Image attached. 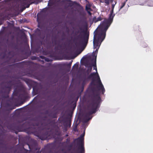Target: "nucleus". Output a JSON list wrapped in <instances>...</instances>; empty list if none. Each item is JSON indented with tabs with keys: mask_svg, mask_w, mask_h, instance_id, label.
Segmentation results:
<instances>
[{
	"mask_svg": "<svg viewBox=\"0 0 153 153\" xmlns=\"http://www.w3.org/2000/svg\"><path fill=\"white\" fill-rule=\"evenodd\" d=\"M38 61L41 62L42 64H44V62L43 60H41L40 59H39V60H38Z\"/></svg>",
	"mask_w": 153,
	"mask_h": 153,
	"instance_id": "obj_37",
	"label": "nucleus"
},
{
	"mask_svg": "<svg viewBox=\"0 0 153 153\" xmlns=\"http://www.w3.org/2000/svg\"><path fill=\"white\" fill-rule=\"evenodd\" d=\"M103 19V18L101 16H99L97 18L96 17H94L93 18V21L94 22L96 23L99 21H100Z\"/></svg>",
	"mask_w": 153,
	"mask_h": 153,
	"instance_id": "obj_15",
	"label": "nucleus"
},
{
	"mask_svg": "<svg viewBox=\"0 0 153 153\" xmlns=\"http://www.w3.org/2000/svg\"><path fill=\"white\" fill-rule=\"evenodd\" d=\"M39 57L42 59H45V61L47 62H49L52 61V60L50 59L49 58H46L44 56H40Z\"/></svg>",
	"mask_w": 153,
	"mask_h": 153,
	"instance_id": "obj_18",
	"label": "nucleus"
},
{
	"mask_svg": "<svg viewBox=\"0 0 153 153\" xmlns=\"http://www.w3.org/2000/svg\"><path fill=\"white\" fill-rule=\"evenodd\" d=\"M88 13L90 15H91V12H90V11H88Z\"/></svg>",
	"mask_w": 153,
	"mask_h": 153,
	"instance_id": "obj_39",
	"label": "nucleus"
},
{
	"mask_svg": "<svg viewBox=\"0 0 153 153\" xmlns=\"http://www.w3.org/2000/svg\"><path fill=\"white\" fill-rule=\"evenodd\" d=\"M16 96H17L18 95V94H17V93H15V94Z\"/></svg>",
	"mask_w": 153,
	"mask_h": 153,
	"instance_id": "obj_46",
	"label": "nucleus"
},
{
	"mask_svg": "<svg viewBox=\"0 0 153 153\" xmlns=\"http://www.w3.org/2000/svg\"><path fill=\"white\" fill-rule=\"evenodd\" d=\"M32 141L33 143V145H30L29 144L27 143V145L28 146L30 149H33V146L34 147H36V146L37 145V141L36 140H32Z\"/></svg>",
	"mask_w": 153,
	"mask_h": 153,
	"instance_id": "obj_11",
	"label": "nucleus"
},
{
	"mask_svg": "<svg viewBox=\"0 0 153 153\" xmlns=\"http://www.w3.org/2000/svg\"><path fill=\"white\" fill-rule=\"evenodd\" d=\"M77 30L74 33L75 39L79 41V43L87 45L89 39V33L84 31L82 27Z\"/></svg>",
	"mask_w": 153,
	"mask_h": 153,
	"instance_id": "obj_3",
	"label": "nucleus"
},
{
	"mask_svg": "<svg viewBox=\"0 0 153 153\" xmlns=\"http://www.w3.org/2000/svg\"><path fill=\"white\" fill-rule=\"evenodd\" d=\"M19 97L21 98H23L24 102H25V100L29 98V96L25 93L19 95Z\"/></svg>",
	"mask_w": 153,
	"mask_h": 153,
	"instance_id": "obj_13",
	"label": "nucleus"
},
{
	"mask_svg": "<svg viewBox=\"0 0 153 153\" xmlns=\"http://www.w3.org/2000/svg\"><path fill=\"white\" fill-rule=\"evenodd\" d=\"M52 145V143L48 144L46 146H45V149L46 150H49L51 151L52 149L51 146Z\"/></svg>",
	"mask_w": 153,
	"mask_h": 153,
	"instance_id": "obj_17",
	"label": "nucleus"
},
{
	"mask_svg": "<svg viewBox=\"0 0 153 153\" xmlns=\"http://www.w3.org/2000/svg\"><path fill=\"white\" fill-rule=\"evenodd\" d=\"M31 59L32 60H39V57L35 56H32L31 57Z\"/></svg>",
	"mask_w": 153,
	"mask_h": 153,
	"instance_id": "obj_22",
	"label": "nucleus"
},
{
	"mask_svg": "<svg viewBox=\"0 0 153 153\" xmlns=\"http://www.w3.org/2000/svg\"><path fill=\"white\" fill-rule=\"evenodd\" d=\"M53 5V4L52 3H50V6H52Z\"/></svg>",
	"mask_w": 153,
	"mask_h": 153,
	"instance_id": "obj_41",
	"label": "nucleus"
},
{
	"mask_svg": "<svg viewBox=\"0 0 153 153\" xmlns=\"http://www.w3.org/2000/svg\"><path fill=\"white\" fill-rule=\"evenodd\" d=\"M95 88L92 89V93L91 95V103L88 106V108L84 114V121L88 122L91 119L92 117H89L90 115L95 113L100 106V103L101 101L100 94L98 91L94 92Z\"/></svg>",
	"mask_w": 153,
	"mask_h": 153,
	"instance_id": "obj_1",
	"label": "nucleus"
},
{
	"mask_svg": "<svg viewBox=\"0 0 153 153\" xmlns=\"http://www.w3.org/2000/svg\"><path fill=\"white\" fill-rule=\"evenodd\" d=\"M31 129V128H30L27 129V133L29 134H30L31 133H33V131H30V130Z\"/></svg>",
	"mask_w": 153,
	"mask_h": 153,
	"instance_id": "obj_27",
	"label": "nucleus"
},
{
	"mask_svg": "<svg viewBox=\"0 0 153 153\" xmlns=\"http://www.w3.org/2000/svg\"><path fill=\"white\" fill-rule=\"evenodd\" d=\"M46 114L48 115V116L53 118H56L57 117V115L56 113L52 114V112H50L48 110L46 111L45 112Z\"/></svg>",
	"mask_w": 153,
	"mask_h": 153,
	"instance_id": "obj_10",
	"label": "nucleus"
},
{
	"mask_svg": "<svg viewBox=\"0 0 153 153\" xmlns=\"http://www.w3.org/2000/svg\"><path fill=\"white\" fill-rule=\"evenodd\" d=\"M146 3L148 6L150 7L153 6V1L146 0Z\"/></svg>",
	"mask_w": 153,
	"mask_h": 153,
	"instance_id": "obj_16",
	"label": "nucleus"
},
{
	"mask_svg": "<svg viewBox=\"0 0 153 153\" xmlns=\"http://www.w3.org/2000/svg\"><path fill=\"white\" fill-rule=\"evenodd\" d=\"M115 5V4H112V9L111 11H113H113H114V7Z\"/></svg>",
	"mask_w": 153,
	"mask_h": 153,
	"instance_id": "obj_32",
	"label": "nucleus"
},
{
	"mask_svg": "<svg viewBox=\"0 0 153 153\" xmlns=\"http://www.w3.org/2000/svg\"><path fill=\"white\" fill-rule=\"evenodd\" d=\"M28 75L29 76H31L32 75V74H28Z\"/></svg>",
	"mask_w": 153,
	"mask_h": 153,
	"instance_id": "obj_42",
	"label": "nucleus"
},
{
	"mask_svg": "<svg viewBox=\"0 0 153 153\" xmlns=\"http://www.w3.org/2000/svg\"><path fill=\"white\" fill-rule=\"evenodd\" d=\"M38 27H39V25H38Z\"/></svg>",
	"mask_w": 153,
	"mask_h": 153,
	"instance_id": "obj_49",
	"label": "nucleus"
},
{
	"mask_svg": "<svg viewBox=\"0 0 153 153\" xmlns=\"http://www.w3.org/2000/svg\"><path fill=\"white\" fill-rule=\"evenodd\" d=\"M42 130H44L45 131H48V132H50V131H51V137H52V136H53V134H52V131H49V130H48V131L47 130H45V129H42Z\"/></svg>",
	"mask_w": 153,
	"mask_h": 153,
	"instance_id": "obj_35",
	"label": "nucleus"
},
{
	"mask_svg": "<svg viewBox=\"0 0 153 153\" xmlns=\"http://www.w3.org/2000/svg\"><path fill=\"white\" fill-rule=\"evenodd\" d=\"M90 9H91V8L90 7H88L87 6L86 7V9L87 10H90Z\"/></svg>",
	"mask_w": 153,
	"mask_h": 153,
	"instance_id": "obj_38",
	"label": "nucleus"
},
{
	"mask_svg": "<svg viewBox=\"0 0 153 153\" xmlns=\"http://www.w3.org/2000/svg\"><path fill=\"white\" fill-rule=\"evenodd\" d=\"M113 11H111L109 18L108 19L111 22H112L114 17L115 16V14H113Z\"/></svg>",
	"mask_w": 153,
	"mask_h": 153,
	"instance_id": "obj_12",
	"label": "nucleus"
},
{
	"mask_svg": "<svg viewBox=\"0 0 153 153\" xmlns=\"http://www.w3.org/2000/svg\"><path fill=\"white\" fill-rule=\"evenodd\" d=\"M83 87H82V92L83 91Z\"/></svg>",
	"mask_w": 153,
	"mask_h": 153,
	"instance_id": "obj_47",
	"label": "nucleus"
},
{
	"mask_svg": "<svg viewBox=\"0 0 153 153\" xmlns=\"http://www.w3.org/2000/svg\"><path fill=\"white\" fill-rule=\"evenodd\" d=\"M70 142V139L69 138H67L66 140V141L64 142L63 143H66L67 144H69Z\"/></svg>",
	"mask_w": 153,
	"mask_h": 153,
	"instance_id": "obj_26",
	"label": "nucleus"
},
{
	"mask_svg": "<svg viewBox=\"0 0 153 153\" xmlns=\"http://www.w3.org/2000/svg\"><path fill=\"white\" fill-rule=\"evenodd\" d=\"M72 61H71V62H70L68 64H67V65L68 67H71V64H72Z\"/></svg>",
	"mask_w": 153,
	"mask_h": 153,
	"instance_id": "obj_33",
	"label": "nucleus"
},
{
	"mask_svg": "<svg viewBox=\"0 0 153 153\" xmlns=\"http://www.w3.org/2000/svg\"><path fill=\"white\" fill-rule=\"evenodd\" d=\"M102 37L97 36L95 33L94 35L93 42L94 48V49H96L94 53L95 58V56H97L98 50L100 47V44L103 41H102Z\"/></svg>",
	"mask_w": 153,
	"mask_h": 153,
	"instance_id": "obj_6",
	"label": "nucleus"
},
{
	"mask_svg": "<svg viewBox=\"0 0 153 153\" xmlns=\"http://www.w3.org/2000/svg\"><path fill=\"white\" fill-rule=\"evenodd\" d=\"M64 2L69 4V6H71L73 5L72 1L71 0H65Z\"/></svg>",
	"mask_w": 153,
	"mask_h": 153,
	"instance_id": "obj_19",
	"label": "nucleus"
},
{
	"mask_svg": "<svg viewBox=\"0 0 153 153\" xmlns=\"http://www.w3.org/2000/svg\"><path fill=\"white\" fill-rule=\"evenodd\" d=\"M5 28V27H3V30L0 32V35H2L4 31Z\"/></svg>",
	"mask_w": 153,
	"mask_h": 153,
	"instance_id": "obj_28",
	"label": "nucleus"
},
{
	"mask_svg": "<svg viewBox=\"0 0 153 153\" xmlns=\"http://www.w3.org/2000/svg\"><path fill=\"white\" fill-rule=\"evenodd\" d=\"M55 108V106H54L53 107V108Z\"/></svg>",
	"mask_w": 153,
	"mask_h": 153,
	"instance_id": "obj_48",
	"label": "nucleus"
},
{
	"mask_svg": "<svg viewBox=\"0 0 153 153\" xmlns=\"http://www.w3.org/2000/svg\"><path fill=\"white\" fill-rule=\"evenodd\" d=\"M73 130L75 131H77V125H76L73 128Z\"/></svg>",
	"mask_w": 153,
	"mask_h": 153,
	"instance_id": "obj_30",
	"label": "nucleus"
},
{
	"mask_svg": "<svg viewBox=\"0 0 153 153\" xmlns=\"http://www.w3.org/2000/svg\"><path fill=\"white\" fill-rule=\"evenodd\" d=\"M88 65V62H87V63H85V66H86H86H87V65Z\"/></svg>",
	"mask_w": 153,
	"mask_h": 153,
	"instance_id": "obj_40",
	"label": "nucleus"
},
{
	"mask_svg": "<svg viewBox=\"0 0 153 153\" xmlns=\"http://www.w3.org/2000/svg\"><path fill=\"white\" fill-rule=\"evenodd\" d=\"M111 23L108 19H105L100 24L99 29H97L94 31V35L95 33L97 36L102 37V41H103L105 36L106 32Z\"/></svg>",
	"mask_w": 153,
	"mask_h": 153,
	"instance_id": "obj_4",
	"label": "nucleus"
},
{
	"mask_svg": "<svg viewBox=\"0 0 153 153\" xmlns=\"http://www.w3.org/2000/svg\"><path fill=\"white\" fill-rule=\"evenodd\" d=\"M26 82L30 88H31L33 85V82L31 80L27 79L26 80Z\"/></svg>",
	"mask_w": 153,
	"mask_h": 153,
	"instance_id": "obj_14",
	"label": "nucleus"
},
{
	"mask_svg": "<svg viewBox=\"0 0 153 153\" xmlns=\"http://www.w3.org/2000/svg\"><path fill=\"white\" fill-rule=\"evenodd\" d=\"M85 79L89 80L91 79V84L94 86H97L98 91L101 90L102 94H103L105 91V89L101 82L98 74L97 72H93L87 77H85Z\"/></svg>",
	"mask_w": 153,
	"mask_h": 153,
	"instance_id": "obj_2",
	"label": "nucleus"
},
{
	"mask_svg": "<svg viewBox=\"0 0 153 153\" xmlns=\"http://www.w3.org/2000/svg\"><path fill=\"white\" fill-rule=\"evenodd\" d=\"M84 135H81L80 136L74 140V142H76L77 144L79 146L78 149L80 150L79 153H85V149L84 147Z\"/></svg>",
	"mask_w": 153,
	"mask_h": 153,
	"instance_id": "obj_7",
	"label": "nucleus"
},
{
	"mask_svg": "<svg viewBox=\"0 0 153 153\" xmlns=\"http://www.w3.org/2000/svg\"><path fill=\"white\" fill-rule=\"evenodd\" d=\"M96 59H97V55L95 56V59L94 60V63L92 65L93 66H94V69L96 70V72H97V67L96 66Z\"/></svg>",
	"mask_w": 153,
	"mask_h": 153,
	"instance_id": "obj_20",
	"label": "nucleus"
},
{
	"mask_svg": "<svg viewBox=\"0 0 153 153\" xmlns=\"http://www.w3.org/2000/svg\"><path fill=\"white\" fill-rule=\"evenodd\" d=\"M23 149H24V150L25 151V153H27L28 151L27 150L25 149L24 148V147H23Z\"/></svg>",
	"mask_w": 153,
	"mask_h": 153,
	"instance_id": "obj_36",
	"label": "nucleus"
},
{
	"mask_svg": "<svg viewBox=\"0 0 153 153\" xmlns=\"http://www.w3.org/2000/svg\"><path fill=\"white\" fill-rule=\"evenodd\" d=\"M31 63L30 61H25L21 62H19L16 64L17 65H19L22 66H28L30 65Z\"/></svg>",
	"mask_w": 153,
	"mask_h": 153,
	"instance_id": "obj_9",
	"label": "nucleus"
},
{
	"mask_svg": "<svg viewBox=\"0 0 153 153\" xmlns=\"http://www.w3.org/2000/svg\"><path fill=\"white\" fill-rule=\"evenodd\" d=\"M16 129L18 130H19V127H17L16 128Z\"/></svg>",
	"mask_w": 153,
	"mask_h": 153,
	"instance_id": "obj_44",
	"label": "nucleus"
},
{
	"mask_svg": "<svg viewBox=\"0 0 153 153\" xmlns=\"http://www.w3.org/2000/svg\"><path fill=\"white\" fill-rule=\"evenodd\" d=\"M53 43H54L55 45H56L57 43V40L56 39H53L52 40Z\"/></svg>",
	"mask_w": 153,
	"mask_h": 153,
	"instance_id": "obj_29",
	"label": "nucleus"
},
{
	"mask_svg": "<svg viewBox=\"0 0 153 153\" xmlns=\"http://www.w3.org/2000/svg\"><path fill=\"white\" fill-rule=\"evenodd\" d=\"M13 85V82L12 81H9L5 82L2 91L3 97L7 98L8 97V94Z\"/></svg>",
	"mask_w": 153,
	"mask_h": 153,
	"instance_id": "obj_5",
	"label": "nucleus"
},
{
	"mask_svg": "<svg viewBox=\"0 0 153 153\" xmlns=\"http://www.w3.org/2000/svg\"><path fill=\"white\" fill-rule=\"evenodd\" d=\"M89 69H87V71H86V72H85V74H86V75L85 76H84V79L85 78V77H87V76H88L89 74V73L90 72L89 71Z\"/></svg>",
	"mask_w": 153,
	"mask_h": 153,
	"instance_id": "obj_23",
	"label": "nucleus"
},
{
	"mask_svg": "<svg viewBox=\"0 0 153 153\" xmlns=\"http://www.w3.org/2000/svg\"><path fill=\"white\" fill-rule=\"evenodd\" d=\"M36 135L42 140L51 137V131H45L44 130H41L39 133L36 134Z\"/></svg>",
	"mask_w": 153,
	"mask_h": 153,
	"instance_id": "obj_8",
	"label": "nucleus"
},
{
	"mask_svg": "<svg viewBox=\"0 0 153 153\" xmlns=\"http://www.w3.org/2000/svg\"><path fill=\"white\" fill-rule=\"evenodd\" d=\"M126 3V2L125 1L124 2H122L121 3V5L120 8V10L121 9H122L125 5Z\"/></svg>",
	"mask_w": 153,
	"mask_h": 153,
	"instance_id": "obj_24",
	"label": "nucleus"
},
{
	"mask_svg": "<svg viewBox=\"0 0 153 153\" xmlns=\"http://www.w3.org/2000/svg\"><path fill=\"white\" fill-rule=\"evenodd\" d=\"M88 69H89V71L90 72H91L92 69V66H90L89 67H88Z\"/></svg>",
	"mask_w": 153,
	"mask_h": 153,
	"instance_id": "obj_31",
	"label": "nucleus"
},
{
	"mask_svg": "<svg viewBox=\"0 0 153 153\" xmlns=\"http://www.w3.org/2000/svg\"><path fill=\"white\" fill-rule=\"evenodd\" d=\"M79 98V97H77L76 99V101H77Z\"/></svg>",
	"mask_w": 153,
	"mask_h": 153,
	"instance_id": "obj_43",
	"label": "nucleus"
},
{
	"mask_svg": "<svg viewBox=\"0 0 153 153\" xmlns=\"http://www.w3.org/2000/svg\"><path fill=\"white\" fill-rule=\"evenodd\" d=\"M140 4L141 5H143L144 4V3H142Z\"/></svg>",
	"mask_w": 153,
	"mask_h": 153,
	"instance_id": "obj_45",
	"label": "nucleus"
},
{
	"mask_svg": "<svg viewBox=\"0 0 153 153\" xmlns=\"http://www.w3.org/2000/svg\"><path fill=\"white\" fill-rule=\"evenodd\" d=\"M105 2L107 4H108L109 3V0H104Z\"/></svg>",
	"mask_w": 153,
	"mask_h": 153,
	"instance_id": "obj_34",
	"label": "nucleus"
},
{
	"mask_svg": "<svg viewBox=\"0 0 153 153\" xmlns=\"http://www.w3.org/2000/svg\"><path fill=\"white\" fill-rule=\"evenodd\" d=\"M72 147V145L71 144H70V145H68L66 146L67 148L69 150H70L71 149Z\"/></svg>",
	"mask_w": 153,
	"mask_h": 153,
	"instance_id": "obj_25",
	"label": "nucleus"
},
{
	"mask_svg": "<svg viewBox=\"0 0 153 153\" xmlns=\"http://www.w3.org/2000/svg\"><path fill=\"white\" fill-rule=\"evenodd\" d=\"M33 92H34L35 94L36 95L38 94V89L35 87H33Z\"/></svg>",
	"mask_w": 153,
	"mask_h": 153,
	"instance_id": "obj_21",
	"label": "nucleus"
}]
</instances>
